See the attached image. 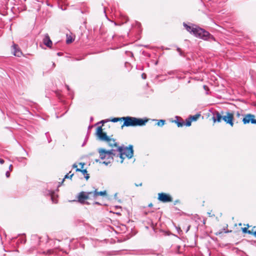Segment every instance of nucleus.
I'll list each match as a JSON object with an SVG mask.
<instances>
[{"label": "nucleus", "mask_w": 256, "mask_h": 256, "mask_svg": "<svg viewBox=\"0 0 256 256\" xmlns=\"http://www.w3.org/2000/svg\"><path fill=\"white\" fill-rule=\"evenodd\" d=\"M46 194H48L50 196L51 200L53 203L56 204L58 202L56 199L58 196L56 194V192L53 190H47L46 192Z\"/></svg>", "instance_id": "12"}, {"label": "nucleus", "mask_w": 256, "mask_h": 256, "mask_svg": "<svg viewBox=\"0 0 256 256\" xmlns=\"http://www.w3.org/2000/svg\"><path fill=\"white\" fill-rule=\"evenodd\" d=\"M77 164H74L73 165H72V168H76V169L78 168H77Z\"/></svg>", "instance_id": "40"}, {"label": "nucleus", "mask_w": 256, "mask_h": 256, "mask_svg": "<svg viewBox=\"0 0 256 256\" xmlns=\"http://www.w3.org/2000/svg\"><path fill=\"white\" fill-rule=\"evenodd\" d=\"M165 122V120H160L158 121L156 124L159 126H162L164 124Z\"/></svg>", "instance_id": "23"}, {"label": "nucleus", "mask_w": 256, "mask_h": 256, "mask_svg": "<svg viewBox=\"0 0 256 256\" xmlns=\"http://www.w3.org/2000/svg\"><path fill=\"white\" fill-rule=\"evenodd\" d=\"M106 190L104 191H100V192H98L97 189H96L94 192H92V198L94 199H95L98 196H103L106 195Z\"/></svg>", "instance_id": "16"}, {"label": "nucleus", "mask_w": 256, "mask_h": 256, "mask_svg": "<svg viewBox=\"0 0 256 256\" xmlns=\"http://www.w3.org/2000/svg\"><path fill=\"white\" fill-rule=\"evenodd\" d=\"M180 246H176V248H175V250H176V253H180Z\"/></svg>", "instance_id": "31"}, {"label": "nucleus", "mask_w": 256, "mask_h": 256, "mask_svg": "<svg viewBox=\"0 0 256 256\" xmlns=\"http://www.w3.org/2000/svg\"><path fill=\"white\" fill-rule=\"evenodd\" d=\"M32 34V29L30 26H24L22 30V36L24 37H28L31 36Z\"/></svg>", "instance_id": "13"}, {"label": "nucleus", "mask_w": 256, "mask_h": 256, "mask_svg": "<svg viewBox=\"0 0 256 256\" xmlns=\"http://www.w3.org/2000/svg\"><path fill=\"white\" fill-rule=\"evenodd\" d=\"M246 233H248V234H252V232L251 231H250V230H248V232Z\"/></svg>", "instance_id": "44"}, {"label": "nucleus", "mask_w": 256, "mask_h": 256, "mask_svg": "<svg viewBox=\"0 0 256 256\" xmlns=\"http://www.w3.org/2000/svg\"><path fill=\"white\" fill-rule=\"evenodd\" d=\"M95 161H96V162H99V160L96 159V160H95Z\"/></svg>", "instance_id": "53"}, {"label": "nucleus", "mask_w": 256, "mask_h": 256, "mask_svg": "<svg viewBox=\"0 0 256 256\" xmlns=\"http://www.w3.org/2000/svg\"><path fill=\"white\" fill-rule=\"evenodd\" d=\"M126 54L128 56H130L132 58L134 56L132 52H130V51H126Z\"/></svg>", "instance_id": "28"}, {"label": "nucleus", "mask_w": 256, "mask_h": 256, "mask_svg": "<svg viewBox=\"0 0 256 256\" xmlns=\"http://www.w3.org/2000/svg\"><path fill=\"white\" fill-rule=\"evenodd\" d=\"M253 234H254V236L256 238V231H255V232H253Z\"/></svg>", "instance_id": "48"}, {"label": "nucleus", "mask_w": 256, "mask_h": 256, "mask_svg": "<svg viewBox=\"0 0 256 256\" xmlns=\"http://www.w3.org/2000/svg\"><path fill=\"white\" fill-rule=\"evenodd\" d=\"M96 134L100 141L106 142L108 140L109 136L106 135L105 132H103L102 126H100L97 128Z\"/></svg>", "instance_id": "5"}, {"label": "nucleus", "mask_w": 256, "mask_h": 256, "mask_svg": "<svg viewBox=\"0 0 256 256\" xmlns=\"http://www.w3.org/2000/svg\"><path fill=\"white\" fill-rule=\"evenodd\" d=\"M142 78H143V79H145L146 78V74L144 73H143L142 74Z\"/></svg>", "instance_id": "36"}, {"label": "nucleus", "mask_w": 256, "mask_h": 256, "mask_svg": "<svg viewBox=\"0 0 256 256\" xmlns=\"http://www.w3.org/2000/svg\"><path fill=\"white\" fill-rule=\"evenodd\" d=\"M152 206V204H149L150 206Z\"/></svg>", "instance_id": "55"}, {"label": "nucleus", "mask_w": 256, "mask_h": 256, "mask_svg": "<svg viewBox=\"0 0 256 256\" xmlns=\"http://www.w3.org/2000/svg\"><path fill=\"white\" fill-rule=\"evenodd\" d=\"M203 87H204V88L206 90H208V87L204 85Z\"/></svg>", "instance_id": "37"}, {"label": "nucleus", "mask_w": 256, "mask_h": 256, "mask_svg": "<svg viewBox=\"0 0 256 256\" xmlns=\"http://www.w3.org/2000/svg\"><path fill=\"white\" fill-rule=\"evenodd\" d=\"M86 140H85L84 142V143L82 144V146H84L85 145V144L86 143Z\"/></svg>", "instance_id": "45"}, {"label": "nucleus", "mask_w": 256, "mask_h": 256, "mask_svg": "<svg viewBox=\"0 0 256 256\" xmlns=\"http://www.w3.org/2000/svg\"><path fill=\"white\" fill-rule=\"evenodd\" d=\"M91 198H92V192H81L78 196V202L82 204H89V202H86V200Z\"/></svg>", "instance_id": "4"}, {"label": "nucleus", "mask_w": 256, "mask_h": 256, "mask_svg": "<svg viewBox=\"0 0 256 256\" xmlns=\"http://www.w3.org/2000/svg\"><path fill=\"white\" fill-rule=\"evenodd\" d=\"M145 250H140L136 252V254H145Z\"/></svg>", "instance_id": "29"}, {"label": "nucleus", "mask_w": 256, "mask_h": 256, "mask_svg": "<svg viewBox=\"0 0 256 256\" xmlns=\"http://www.w3.org/2000/svg\"><path fill=\"white\" fill-rule=\"evenodd\" d=\"M62 53L60 52L57 53V55L58 56H62Z\"/></svg>", "instance_id": "43"}, {"label": "nucleus", "mask_w": 256, "mask_h": 256, "mask_svg": "<svg viewBox=\"0 0 256 256\" xmlns=\"http://www.w3.org/2000/svg\"><path fill=\"white\" fill-rule=\"evenodd\" d=\"M36 116H38V114H36Z\"/></svg>", "instance_id": "57"}, {"label": "nucleus", "mask_w": 256, "mask_h": 256, "mask_svg": "<svg viewBox=\"0 0 256 256\" xmlns=\"http://www.w3.org/2000/svg\"><path fill=\"white\" fill-rule=\"evenodd\" d=\"M80 166H81V168H83V167H84V163H82V162H80Z\"/></svg>", "instance_id": "38"}, {"label": "nucleus", "mask_w": 256, "mask_h": 256, "mask_svg": "<svg viewBox=\"0 0 256 256\" xmlns=\"http://www.w3.org/2000/svg\"><path fill=\"white\" fill-rule=\"evenodd\" d=\"M237 115H238V116H240V114H239L238 112Z\"/></svg>", "instance_id": "56"}, {"label": "nucleus", "mask_w": 256, "mask_h": 256, "mask_svg": "<svg viewBox=\"0 0 256 256\" xmlns=\"http://www.w3.org/2000/svg\"><path fill=\"white\" fill-rule=\"evenodd\" d=\"M106 142L108 144V145L110 147H118V144L116 142V140L113 138H108V140H107Z\"/></svg>", "instance_id": "17"}, {"label": "nucleus", "mask_w": 256, "mask_h": 256, "mask_svg": "<svg viewBox=\"0 0 256 256\" xmlns=\"http://www.w3.org/2000/svg\"><path fill=\"white\" fill-rule=\"evenodd\" d=\"M6 178H8L10 176V173L8 171H7L6 172Z\"/></svg>", "instance_id": "34"}, {"label": "nucleus", "mask_w": 256, "mask_h": 256, "mask_svg": "<svg viewBox=\"0 0 256 256\" xmlns=\"http://www.w3.org/2000/svg\"><path fill=\"white\" fill-rule=\"evenodd\" d=\"M158 200L163 202H170L172 200V198L170 194L163 192L158 194Z\"/></svg>", "instance_id": "8"}, {"label": "nucleus", "mask_w": 256, "mask_h": 256, "mask_svg": "<svg viewBox=\"0 0 256 256\" xmlns=\"http://www.w3.org/2000/svg\"><path fill=\"white\" fill-rule=\"evenodd\" d=\"M4 161L3 159L0 158V163L1 164H3L4 163Z\"/></svg>", "instance_id": "39"}, {"label": "nucleus", "mask_w": 256, "mask_h": 256, "mask_svg": "<svg viewBox=\"0 0 256 256\" xmlns=\"http://www.w3.org/2000/svg\"><path fill=\"white\" fill-rule=\"evenodd\" d=\"M135 186H142V183H140V184H135Z\"/></svg>", "instance_id": "41"}, {"label": "nucleus", "mask_w": 256, "mask_h": 256, "mask_svg": "<svg viewBox=\"0 0 256 256\" xmlns=\"http://www.w3.org/2000/svg\"><path fill=\"white\" fill-rule=\"evenodd\" d=\"M52 66H53L54 67V66H56V64H55V63H54V62H53V64H52Z\"/></svg>", "instance_id": "52"}, {"label": "nucleus", "mask_w": 256, "mask_h": 256, "mask_svg": "<svg viewBox=\"0 0 256 256\" xmlns=\"http://www.w3.org/2000/svg\"><path fill=\"white\" fill-rule=\"evenodd\" d=\"M11 50L12 54L16 56L20 57L22 55V52L19 48L18 44H15L14 42L11 46Z\"/></svg>", "instance_id": "9"}, {"label": "nucleus", "mask_w": 256, "mask_h": 256, "mask_svg": "<svg viewBox=\"0 0 256 256\" xmlns=\"http://www.w3.org/2000/svg\"><path fill=\"white\" fill-rule=\"evenodd\" d=\"M105 122L104 120H101L100 122V123H104Z\"/></svg>", "instance_id": "50"}, {"label": "nucleus", "mask_w": 256, "mask_h": 256, "mask_svg": "<svg viewBox=\"0 0 256 256\" xmlns=\"http://www.w3.org/2000/svg\"><path fill=\"white\" fill-rule=\"evenodd\" d=\"M124 123L122 128L124 126H144L148 122V119H142L132 116L122 117Z\"/></svg>", "instance_id": "2"}, {"label": "nucleus", "mask_w": 256, "mask_h": 256, "mask_svg": "<svg viewBox=\"0 0 256 256\" xmlns=\"http://www.w3.org/2000/svg\"><path fill=\"white\" fill-rule=\"evenodd\" d=\"M94 204H98V205L100 204L98 202H95Z\"/></svg>", "instance_id": "49"}, {"label": "nucleus", "mask_w": 256, "mask_h": 256, "mask_svg": "<svg viewBox=\"0 0 256 256\" xmlns=\"http://www.w3.org/2000/svg\"><path fill=\"white\" fill-rule=\"evenodd\" d=\"M192 120H190V117H188V118L186 119V122H184V125L186 126H190L192 124Z\"/></svg>", "instance_id": "22"}, {"label": "nucleus", "mask_w": 256, "mask_h": 256, "mask_svg": "<svg viewBox=\"0 0 256 256\" xmlns=\"http://www.w3.org/2000/svg\"><path fill=\"white\" fill-rule=\"evenodd\" d=\"M116 150L119 152L118 156L121 159V164L123 162L124 159V154L129 159L131 158L134 155L133 146L132 145H130L128 147H124V146H118Z\"/></svg>", "instance_id": "3"}, {"label": "nucleus", "mask_w": 256, "mask_h": 256, "mask_svg": "<svg viewBox=\"0 0 256 256\" xmlns=\"http://www.w3.org/2000/svg\"><path fill=\"white\" fill-rule=\"evenodd\" d=\"M190 226H189L186 230V232L188 231L189 229H190Z\"/></svg>", "instance_id": "51"}, {"label": "nucleus", "mask_w": 256, "mask_h": 256, "mask_svg": "<svg viewBox=\"0 0 256 256\" xmlns=\"http://www.w3.org/2000/svg\"><path fill=\"white\" fill-rule=\"evenodd\" d=\"M93 120V118L92 117L90 118V121H92Z\"/></svg>", "instance_id": "54"}, {"label": "nucleus", "mask_w": 256, "mask_h": 256, "mask_svg": "<svg viewBox=\"0 0 256 256\" xmlns=\"http://www.w3.org/2000/svg\"><path fill=\"white\" fill-rule=\"evenodd\" d=\"M76 172H81L82 174L84 176V178L86 180H88L90 178L89 174H87L88 172L86 169L82 170L80 168H77L76 169Z\"/></svg>", "instance_id": "19"}, {"label": "nucleus", "mask_w": 256, "mask_h": 256, "mask_svg": "<svg viewBox=\"0 0 256 256\" xmlns=\"http://www.w3.org/2000/svg\"><path fill=\"white\" fill-rule=\"evenodd\" d=\"M43 42L44 45H46L48 48H51L52 42L51 40L50 39V36L48 34H46L43 39Z\"/></svg>", "instance_id": "15"}, {"label": "nucleus", "mask_w": 256, "mask_h": 256, "mask_svg": "<svg viewBox=\"0 0 256 256\" xmlns=\"http://www.w3.org/2000/svg\"><path fill=\"white\" fill-rule=\"evenodd\" d=\"M122 120V118H114L111 120V122H116L120 120Z\"/></svg>", "instance_id": "24"}, {"label": "nucleus", "mask_w": 256, "mask_h": 256, "mask_svg": "<svg viewBox=\"0 0 256 256\" xmlns=\"http://www.w3.org/2000/svg\"><path fill=\"white\" fill-rule=\"evenodd\" d=\"M222 115L218 111L216 110L213 113L212 119L214 122H220L222 121Z\"/></svg>", "instance_id": "14"}, {"label": "nucleus", "mask_w": 256, "mask_h": 256, "mask_svg": "<svg viewBox=\"0 0 256 256\" xmlns=\"http://www.w3.org/2000/svg\"><path fill=\"white\" fill-rule=\"evenodd\" d=\"M12 164H10V166H9V170L10 171H12Z\"/></svg>", "instance_id": "42"}, {"label": "nucleus", "mask_w": 256, "mask_h": 256, "mask_svg": "<svg viewBox=\"0 0 256 256\" xmlns=\"http://www.w3.org/2000/svg\"><path fill=\"white\" fill-rule=\"evenodd\" d=\"M183 26L188 32L196 38L202 39L204 40L216 42L215 38L208 32L196 24H190V26L186 22H183Z\"/></svg>", "instance_id": "1"}, {"label": "nucleus", "mask_w": 256, "mask_h": 256, "mask_svg": "<svg viewBox=\"0 0 256 256\" xmlns=\"http://www.w3.org/2000/svg\"><path fill=\"white\" fill-rule=\"evenodd\" d=\"M45 134H46V138H48V142L50 143L52 141V139H51V138L50 137V134H49L48 132H46Z\"/></svg>", "instance_id": "26"}, {"label": "nucleus", "mask_w": 256, "mask_h": 256, "mask_svg": "<svg viewBox=\"0 0 256 256\" xmlns=\"http://www.w3.org/2000/svg\"><path fill=\"white\" fill-rule=\"evenodd\" d=\"M200 116V114H197L194 116H190L189 117L192 120V121H196Z\"/></svg>", "instance_id": "21"}, {"label": "nucleus", "mask_w": 256, "mask_h": 256, "mask_svg": "<svg viewBox=\"0 0 256 256\" xmlns=\"http://www.w3.org/2000/svg\"><path fill=\"white\" fill-rule=\"evenodd\" d=\"M26 240H22L20 241V242H24V243H25L26 242Z\"/></svg>", "instance_id": "46"}, {"label": "nucleus", "mask_w": 256, "mask_h": 256, "mask_svg": "<svg viewBox=\"0 0 256 256\" xmlns=\"http://www.w3.org/2000/svg\"><path fill=\"white\" fill-rule=\"evenodd\" d=\"M66 87L67 90H70V87H69V86H68V85H66Z\"/></svg>", "instance_id": "47"}, {"label": "nucleus", "mask_w": 256, "mask_h": 256, "mask_svg": "<svg viewBox=\"0 0 256 256\" xmlns=\"http://www.w3.org/2000/svg\"><path fill=\"white\" fill-rule=\"evenodd\" d=\"M242 232L244 233H246L248 230V228H242Z\"/></svg>", "instance_id": "33"}, {"label": "nucleus", "mask_w": 256, "mask_h": 256, "mask_svg": "<svg viewBox=\"0 0 256 256\" xmlns=\"http://www.w3.org/2000/svg\"><path fill=\"white\" fill-rule=\"evenodd\" d=\"M222 120L232 126H234V114L229 112H226L225 114L222 116Z\"/></svg>", "instance_id": "7"}, {"label": "nucleus", "mask_w": 256, "mask_h": 256, "mask_svg": "<svg viewBox=\"0 0 256 256\" xmlns=\"http://www.w3.org/2000/svg\"><path fill=\"white\" fill-rule=\"evenodd\" d=\"M176 74V72L175 70H170L168 72V74L169 75L174 74Z\"/></svg>", "instance_id": "32"}, {"label": "nucleus", "mask_w": 256, "mask_h": 256, "mask_svg": "<svg viewBox=\"0 0 256 256\" xmlns=\"http://www.w3.org/2000/svg\"><path fill=\"white\" fill-rule=\"evenodd\" d=\"M102 155L104 156L103 154H102ZM104 156H105L104 159L105 158L106 159V160L103 162L102 164L107 166L113 161V159L111 157L109 156L108 154H107L104 153Z\"/></svg>", "instance_id": "18"}, {"label": "nucleus", "mask_w": 256, "mask_h": 256, "mask_svg": "<svg viewBox=\"0 0 256 256\" xmlns=\"http://www.w3.org/2000/svg\"><path fill=\"white\" fill-rule=\"evenodd\" d=\"M42 238L38 235H33V248L38 246H41L43 244V241L41 240Z\"/></svg>", "instance_id": "11"}, {"label": "nucleus", "mask_w": 256, "mask_h": 256, "mask_svg": "<svg viewBox=\"0 0 256 256\" xmlns=\"http://www.w3.org/2000/svg\"><path fill=\"white\" fill-rule=\"evenodd\" d=\"M69 174H67L65 176H64V178L62 180V182H63L64 181V179L65 178H72V176H73L74 174H71L70 176H68Z\"/></svg>", "instance_id": "27"}, {"label": "nucleus", "mask_w": 256, "mask_h": 256, "mask_svg": "<svg viewBox=\"0 0 256 256\" xmlns=\"http://www.w3.org/2000/svg\"><path fill=\"white\" fill-rule=\"evenodd\" d=\"M116 152H117L116 150L112 149L110 150H106L105 149H100L98 150V152L100 154V157L102 160L104 159V156L102 155L104 154H107L109 156L111 157L114 160V157L116 156Z\"/></svg>", "instance_id": "6"}, {"label": "nucleus", "mask_w": 256, "mask_h": 256, "mask_svg": "<svg viewBox=\"0 0 256 256\" xmlns=\"http://www.w3.org/2000/svg\"><path fill=\"white\" fill-rule=\"evenodd\" d=\"M176 120H174V122L176 124L178 127H182L184 126V122L182 120H179L178 116H176Z\"/></svg>", "instance_id": "20"}, {"label": "nucleus", "mask_w": 256, "mask_h": 256, "mask_svg": "<svg viewBox=\"0 0 256 256\" xmlns=\"http://www.w3.org/2000/svg\"><path fill=\"white\" fill-rule=\"evenodd\" d=\"M32 108H33V116H34V108H36V110H38V106L37 104L33 102Z\"/></svg>", "instance_id": "25"}, {"label": "nucleus", "mask_w": 256, "mask_h": 256, "mask_svg": "<svg viewBox=\"0 0 256 256\" xmlns=\"http://www.w3.org/2000/svg\"><path fill=\"white\" fill-rule=\"evenodd\" d=\"M72 42V39L68 38V39L66 40V43L67 44H70V43Z\"/></svg>", "instance_id": "35"}, {"label": "nucleus", "mask_w": 256, "mask_h": 256, "mask_svg": "<svg viewBox=\"0 0 256 256\" xmlns=\"http://www.w3.org/2000/svg\"><path fill=\"white\" fill-rule=\"evenodd\" d=\"M24 1H26V0H24Z\"/></svg>", "instance_id": "58"}, {"label": "nucleus", "mask_w": 256, "mask_h": 256, "mask_svg": "<svg viewBox=\"0 0 256 256\" xmlns=\"http://www.w3.org/2000/svg\"><path fill=\"white\" fill-rule=\"evenodd\" d=\"M242 122L244 124L250 122L252 124H256V119L255 116L252 114H247L242 119Z\"/></svg>", "instance_id": "10"}, {"label": "nucleus", "mask_w": 256, "mask_h": 256, "mask_svg": "<svg viewBox=\"0 0 256 256\" xmlns=\"http://www.w3.org/2000/svg\"><path fill=\"white\" fill-rule=\"evenodd\" d=\"M176 50L179 52V54L180 56H184L182 52V51L181 49L180 48H178Z\"/></svg>", "instance_id": "30"}]
</instances>
